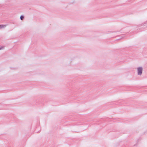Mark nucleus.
<instances>
[{
    "mask_svg": "<svg viewBox=\"0 0 147 147\" xmlns=\"http://www.w3.org/2000/svg\"><path fill=\"white\" fill-rule=\"evenodd\" d=\"M138 69V74L141 75L142 74V69L141 67H139Z\"/></svg>",
    "mask_w": 147,
    "mask_h": 147,
    "instance_id": "1",
    "label": "nucleus"
},
{
    "mask_svg": "<svg viewBox=\"0 0 147 147\" xmlns=\"http://www.w3.org/2000/svg\"><path fill=\"white\" fill-rule=\"evenodd\" d=\"M6 26L5 25H0V28H2L5 27Z\"/></svg>",
    "mask_w": 147,
    "mask_h": 147,
    "instance_id": "2",
    "label": "nucleus"
},
{
    "mask_svg": "<svg viewBox=\"0 0 147 147\" xmlns=\"http://www.w3.org/2000/svg\"><path fill=\"white\" fill-rule=\"evenodd\" d=\"M24 16H21V17H20V19L22 20H23V19H24Z\"/></svg>",
    "mask_w": 147,
    "mask_h": 147,
    "instance_id": "3",
    "label": "nucleus"
}]
</instances>
